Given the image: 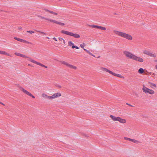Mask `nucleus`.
<instances>
[{
    "label": "nucleus",
    "instance_id": "obj_1",
    "mask_svg": "<svg viewBox=\"0 0 157 157\" xmlns=\"http://www.w3.org/2000/svg\"><path fill=\"white\" fill-rule=\"evenodd\" d=\"M113 32L116 35L125 38L129 40H132V36L130 35L125 33L115 30H113Z\"/></svg>",
    "mask_w": 157,
    "mask_h": 157
},
{
    "label": "nucleus",
    "instance_id": "obj_2",
    "mask_svg": "<svg viewBox=\"0 0 157 157\" xmlns=\"http://www.w3.org/2000/svg\"><path fill=\"white\" fill-rule=\"evenodd\" d=\"M62 33L65 34L73 36L74 37L78 38L80 37L79 34L77 33H73L67 31L62 30L61 31Z\"/></svg>",
    "mask_w": 157,
    "mask_h": 157
},
{
    "label": "nucleus",
    "instance_id": "obj_3",
    "mask_svg": "<svg viewBox=\"0 0 157 157\" xmlns=\"http://www.w3.org/2000/svg\"><path fill=\"white\" fill-rule=\"evenodd\" d=\"M110 117L114 121H118L120 123L123 124L125 123L126 122V121L125 119H122L120 117H116L113 115H111L110 116Z\"/></svg>",
    "mask_w": 157,
    "mask_h": 157
},
{
    "label": "nucleus",
    "instance_id": "obj_4",
    "mask_svg": "<svg viewBox=\"0 0 157 157\" xmlns=\"http://www.w3.org/2000/svg\"><path fill=\"white\" fill-rule=\"evenodd\" d=\"M124 53L127 57L133 59L135 55L132 53L127 51H125L124 52Z\"/></svg>",
    "mask_w": 157,
    "mask_h": 157
},
{
    "label": "nucleus",
    "instance_id": "obj_5",
    "mask_svg": "<svg viewBox=\"0 0 157 157\" xmlns=\"http://www.w3.org/2000/svg\"><path fill=\"white\" fill-rule=\"evenodd\" d=\"M61 96V94L59 92L54 94L51 96H48L47 98L50 99H53L55 98H57L58 97H59Z\"/></svg>",
    "mask_w": 157,
    "mask_h": 157
},
{
    "label": "nucleus",
    "instance_id": "obj_6",
    "mask_svg": "<svg viewBox=\"0 0 157 157\" xmlns=\"http://www.w3.org/2000/svg\"><path fill=\"white\" fill-rule=\"evenodd\" d=\"M61 63L63 64L66 65L68 67H69L70 68L73 69L75 70H76L77 69V67L75 66H74L72 65H71L64 61H61Z\"/></svg>",
    "mask_w": 157,
    "mask_h": 157
},
{
    "label": "nucleus",
    "instance_id": "obj_7",
    "mask_svg": "<svg viewBox=\"0 0 157 157\" xmlns=\"http://www.w3.org/2000/svg\"><path fill=\"white\" fill-rule=\"evenodd\" d=\"M29 58V61H30L32 62L33 63H35V64H36L37 65H39L41 67H45L46 68H48V67L47 66H45V65H44L43 64H41L40 63H39L38 62H36V61H35L33 59H32L31 58Z\"/></svg>",
    "mask_w": 157,
    "mask_h": 157
},
{
    "label": "nucleus",
    "instance_id": "obj_8",
    "mask_svg": "<svg viewBox=\"0 0 157 157\" xmlns=\"http://www.w3.org/2000/svg\"><path fill=\"white\" fill-rule=\"evenodd\" d=\"M133 60L142 63L144 61V59L143 58L140 57H138L135 55Z\"/></svg>",
    "mask_w": 157,
    "mask_h": 157
},
{
    "label": "nucleus",
    "instance_id": "obj_9",
    "mask_svg": "<svg viewBox=\"0 0 157 157\" xmlns=\"http://www.w3.org/2000/svg\"><path fill=\"white\" fill-rule=\"evenodd\" d=\"M90 27H93V28H94L99 29L103 30H106V29L105 27L102 26H101L96 25H90Z\"/></svg>",
    "mask_w": 157,
    "mask_h": 157
},
{
    "label": "nucleus",
    "instance_id": "obj_10",
    "mask_svg": "<svg viewBox=\"0 0 157 157\" xmlns=\"http://www.w3.org/2000/svg\"><path fill=\"white\" fill-rule=\"evenodd\" d=\"M100 69L101 70L103 71L108 72L111 74H112V73H113L112 71H110L106 68L101 67Z\"/></svg>",
    "mask_w": 157,
    "mask_h": 157
},
{
    "label": "nucleus",
    "instance_id": "obj_11",
    "mask_svg": "<svg viewBox=\"0 0 157 157\" xmlns=\"http://www.w3.org/2000/svg\"><path fill=\"white\" fill-rule=\"evenodd\" d=\"M21 90L23 93H24L27 94V95H28L29 96H31V94L30 93H29V92H28L27 90L24 89L23 88H22V87L21 88Z\"/></svg>",
    "mask_w": 157,
    "mask_h": 157
},
{
    "label": "nucleus",
    "instance_id": "obj_12",
    "mask_svg": "<svg viewBox=\"0 0 157 157\" xmlns=\"http://www.w3.org/2000/svg\"><path fill=\"white\" fill-rule=\"evenodd\" d=\"M142 90L144 92L147 94L149 90V89L145 87L144 85H143Z\"/></svg>",
    "mask_w": 157,
    "mask_h": 157
},
{
    "label": "nucleus",
    "instance_id": "obj_13",
    "mask_svg": "<svg viewBox=\"0 0 157 157\" xmlns=\"http://www.w3.org/2000/svg\"><path fill=\"white\" fill-rule=\"evenodd\" d=\"M111 74L114 76H117V77H119V78H124V77L120 74H117L115 73H113H113H112Z\"/></svg>",
    "mask_w": 157,
    "mask_h": 157
},
{
    "label": "nucleus",
    "instance_id": "obj_14",
    "mask_svg": "<svg viewBox=\"0 0 157 157\" xmlns=\"http://www.w3.org/2000/svg\"><path fill=\"white\" fill-rule=\"evenodd\" d=\"M0 54H1L6 55L9 56H10V55L9 53L6 52L5 51H0Z\"/></svg>",
    "mask_w": 157,
    "mask_h": 157
},
{
    "label": "nucleus",
    "instance_id": "obj_15",
    "mask_svg": "<svg viewBox=\"0 0 157 157\" xmlns=\"http://www.w3.org/2000/svg\"><path fill=\"white\" fill-rule=\"evenodd\" d=\"M138 72L140 74H142L144 72V70L143 68H140L139 69Z\"/></svg>",
    "mask_w": 157,
    "mask_h": 157
},
{
    "label": "nucleus",
    "instance_id": "obj_16",
    "mask_svg": "<svg viewBox=\"0 0 157 157\" xmlns=\"http://www.w3.org/2000/svg\"><path fill=\"white\" fill-rule=\"evenodd\" d=\"M148 93L151 94H153L155 93L154 91L152 90L149 89V91H148Z\"/></svg>",
    "mask_w": 157,
    "mask_h": 157
},
{
    "label": "nucleus",
    "instance_id": "obj_17",
    "mask_svg": "<svg viewBox=\"0 0 157 157\" xmlns=\"http://www.w3.org/2000/svg\"><path fill=\"white\" fill-rule=\"evenodd\" d=\"M148 55L150 56L155 57L156 56V55L155 54H153L151 53H149L148 54Z\"/></svg>",
    "mask_w": 157,
    "mask_h": 157
},
{
    "label": "nucleus",
    "instance_id": "obj_18",
    "mask_svg": "<svg viewBox=\"0 0 157 157\" xmlns=\"http://www.w3.org/2000/svg\"><path fill=\"white\" fill-rule=\"evenodd\" d=\"M21 42L25 43H27V44H31V43L29 42L26 40H25L22 39L21 40Z\"/></svg>",
    "mask_w": 157,
    "mask_h": 157
},
{
    "label": "nucleus",
    "instance_id": "obj_19",
    "mask_svg": "<svg viewBox=\"0 0 157 157\" xmlns=\"http://www.w3.org/2000/svg\"><path fill=\"white\" fill-rule=\"evenodd\" d=\"M48 11H49V12L51 13H52V14H54V15H57V13H56V12H54L53 11H52L51 10H47Z\"/></svg>",
    "mask_w": 157,
    "mask_h": 157
},
{
    "label": "nucleus",
    "instance_id": "obj_20",
    "mask_svg": "<svg viewBox=\"0 0 157 157\" xmlns=\"http://www.w3.org/2000/svg\"><path fill=\"white\" fill-rule=\"evenodd\" d=\"M143 52L144 54H146L147 55H148V54L150 53V52L149 51L146 50L144 51Z\"/></svg>",
    "mask_w": 157,
    "mask_h": 157
},
{
    "label": "nucleus",
    "instance_id": "obj_21",
    "mask_svg": "<svg viewBox=\"0 0 157 157\" xmlns=\"http://www.w3.org/2000/svg\"><path fill=\"white\" fill-rule=\"evenodd\" d=\"M74 44L71 41H69L68 42V45L69 46H71L72 45H74Z\"/></svg>",
    "mask_w": 157,
    "mask_h": 157
},
{
    "label": "nucleus",
    "instance_id": "obj_22",
    "mask_svg": "<svg viewBox=\"0 0 157 157\" xmlns=\"http://www.w3.org/2000/svg\"><path fill=\"white\" fill-rule=\"evenodd\" d=\"M132 142L136 144H138L140 143V142L138 141L133 139H132Z\"/></svg>",
    "mask_w": 157,
    "mask_h": 157
},
{
    "label": "nucleus",
    "instance_id": "obj_23",
    "mask_svg": "<svg viewBox=\"0 0 157 157\" xmlns=\"http://www.w3.org/2000/svg\"><path fill=\"white\" fill-rule=\"evenodd\" d=\"M124 140H129L130 141H132V139H131V138H128V137H124Z\"/></svg>",
    "mask_w": 157,
    "mask_h": 157
},
{
    "label": "nucleus",
    "instance_id": "obj_24",
    "mask_svg": "<svg viewBox=\"0 0 157 157\" xmlns=\"http://www.w3.org/2000/svg\"><path fill=\"white\" fill-rule=\"evenodd\" d=\"M20 56L21 57H22L24 58H29H29H30L29 57H27V56H26L25 55L22 54H21ZM29 60V59H28V60Z\"/></svg>",
    "mask_w": 157,
    "mask_h": 157
},
{
    "label": "nucleus",
    "instance_id": "obj_25",
    "mask_svg": "<svg viewBox=\"0 0 157 157\" xmlns=\"http://www.w3.org/2000/svg\"><path fill=\"white\" fill-rule=\"evenodd\" d=\"M49 21H51V22H53L54 23H56V24H57V21L56 20L50 19Z\"/></svg>",
    "mask_w": 157,
    "mask_h": 157
},
{
    "label": "nucleus",
    "instance_id": "obj_26",
    "mask_svg": "<svg viewBox=\"0 0 157 157\" xmlns=\"http://www.w3.org/2000/svg\"><path fill=\"white\" fill-rule=\"evenodd\" d=\"M57 24L59 25H65L64 23H61V22H58V21H57Z\"/></svg>",
    "mask_w": 157,
    "mask_h": 157
},
{
    "label": "nucleus",
    "instance_id": "obj_27",
    "mask_svg": "<svg viewBox=\"0 0 157 157\" xmlns=\"http://www.w3.org/2000/svg\"><path fill=\"white\" fill-rule=\"evenodd\" d=\"M14 39L16 40H17L18 41H20V42H21V40L22 39H20V38H17L16 37H14Z\"/></svg>",
    "mask_w": 157,
    "mask_h": 157
},
{
    "label": "nucleus",
    "instance_id": "obj_28",
    "mask_svg": "<svg viewBox=\"0 0 157 157\" xmlns=\"http://www.w3.org/2000/svg\"><path fill=\"white\" fill-rule=\"evenodd\" d=\"M42 96L43 98L47 97L48 95L44 93L42 94Z\"/></svg>",
    "mask_w": 157,
    "mask_h": 157
},
{
    "label": "nucleus",
    "instance_id": "obj_29",
    "mask_svg": "<svg viewBox=\"0 0 157 157\" xmlns=\"http://www.w3.org/2000/svg\"><path fill=\"white\" fill-rule=\"evenodd\" d=\"M149 83L151 84V86H153L155 87H156V85L155 84L151 82H149Z\"/></svg>",
    "mask_w": 157,
    "mask_h": 157
},
{
    "label": "nucleus",
    "instance_id": "obj_30",
    "mask_svg": "<svg viewBox=\"0 0 157 157\" xmlns=\"http://www.w3.org/2000/svg\"><path fill=\"white\" fill-rule=\"evenodd\" d=\"M36 31L38 33H40L43 34L44 35H46V33L44 32H41V31H37V30H36Z\"/></svg>",
    "mask_w": 157,
    "mask_h": 157
},
{
    "label": "nucleus",
    "instance_id": "obj_31",
    "mask_svg": "<svg viewBox=\"0 0 157 157\" xmlns=\"http://www.w3.org/2000/svg\"><path fill=\"white\" fill-rule=\"evenodd\" d=\"M27 32L30 33L31 34H32L33 33H34V31H27Z\"/></svg>",
    "mask_w": 157,
    "mask_h": 157
},
{
    "label": "nucleus",
    "instance_id": "obj_32",
    "mask_svg": "<svg viewBox=\"0 0 157 157\" xmlns=\"http://www.w3.org/2000/svg\"><path fill=\"white\" fill-rule=\"evenodd\" d=\"M85 46V43H83L80 44V47L84 49V47Z\"/></svg>",
    "mask_w": 157,
    "mask_h": 157
},
{
    "label": "nucleus",
    "instance_id": "obj_33",
    "mask_svg": "<svg viewBox=\"0 0 157 157\" xmlns=\"http://www.w3.org/2000/svg\"><path fill=\"white\" fill-rule=\"evenodd\" d=\"M15 54L17 56H21V54L20 53H17V52H15Z\"/></svg>",
    "mask_w": 157,
    "mask_h": 157
},
{
    "label": "nucleus",
    "instance_id": "obj_34",
    "mask_svg": "<svg viewBox=\"0 0 157 157\" xmlns=\"http://www.w3.org/2000/svg\"><path fill=\"white\" fill-rule=\"evenodd\" d=\"M90 55H91L92 56H94V57L95 56L93 55L91 53H90V52L88 50V51L87 52Z\"/></svg>",
    "mask_w": 157,
    "mask_h": 157
},
{
    "label": "nucleus",
    "instance_id": "obj_35",
    "mask_svg": "<svg viewBox=\"0 0 157 157\" xmlns=\"http://www.w3.org/2000/svg\"><path fill=\"white\" fill-rule=\"evenodd\" d=\"M133 95L135 96L136 97H138V94L136 93H133Z\"/></svg>",
    "mask_w": 157,
    "mask_h": 157
},
{
    "label": "nucleus",
    "instance_id": "obj_36",
    "mask_svg": "<svg viewBox=\"0 0 157 157\" xmlns=\"http://www.w3.org/2000/svg\"><path fill=\"white\" fill-rule=\"evenodd\" d=\"M59 40H60V41H63V39L62 38H61V37H59Z\"/></svg>",
    "mask_w": 157,
    "mask_h": 157
},
{
    "label": "nucleus",
    "instance_id": "obj_37",
    "mask_svg": "<svg viewBox=\"0 0 157 157\" xmlns=\"http://www.w3.org/2000/svg\"><path fill=\"white\" fill-rule=\"evenodd\" d=\"M38 17H40L41 18H42V19H44V17H42V16H39V15H38Z\"/></svg>",
    "mask_w": 157,
    "mask_h": 157
},
{
    "label": "nucleus",
    "instance_id": "obj_38",
    "mask_svg": "<svg viewBox=\"0 0 157 157\" xmlns=\"http://www.w3.org/2000/svg\"><path fill=\"white\" fill-rule=\"evenodd\" d=\"M44 19H45V20H48V21H49V20H50V19H48V18H46L44 17Z\"/></svg>",
    "mask_w": 157,
    "mask_h": 157
},
{
    "label": "nucleus",
    "instance_id": "obj_39",
    "mask_svg": "<svg viewBox=\"0 0 157 157\" xmlns=\"http://www.w3.org/2000/svg\"><path fill=\"white\" fill-rule=\"evenodd\" d=\"M18 29H19V30H22V28L21 27H19L18 28Z\"/></svg>",
    "mask_w": 157,
    "mask_h": 157
},
{
    "label": "nucleus",
    "instance_id": "obj_40",
    "mask_svg": "<svg viewBox=\"0 0 157 157\" xmlns=\"http://www.w3.org/2000/svg\"><path fill=\"white\" fill-rule=\"evenodd\" d=\"M113 14L114 15H118L119 14L118 13H113Z\"/></svg>",
    "mask_w": 157,
    "mask_h": 157
},
{
    "label": "nucleus",
    "instance_id": "obj_41",
    "mask_svg": "<svg viewBox=\"0 0 157 157\" xmlns=\"http://www.w3.org/2000/svg\"><path fill=\"white\" fill-rule=\"evenodd\" d=\"M29 96L31 97L32 98H35V97L34 96H33L32 94H31V96Z\"/></svg>",
    "mask_w": 157,
    "mask_h": 157
},
{
    "label": "nucleus",
    "instance_id": "obj_42",
    "mask_svg": "<svg viewBox=\"0 0 157 157\" xmlns=\"http://www.w3.org/2000/svg\"><path fill=\"white\" fill-rule=\"evenodd\" d=\"M75 45H72V48H75Z\"/></svg>",
    "mask_w": 157,
    "mask_h": 157
},
{
    "label": "nucleus",
    "instance_id": "obj_43",
    "mask_svg": "<svg viewBox=\"0 0 157 157\" xmlns=\"http://www.w3.org/2000/svg\"><path fill=\"white\" fill-rule=\"evenodd\" d=\"M53 39L56 41H57V40L56 39V38L55 37H54L53 38Z\"/></svg>",
    "mask_w": 157,
    "mask_h": 157
},
{
    "label": "nucleus",
    "instance_id": "obj_44",
    "mask_svg": "<svg viewBox=\"0 0 157 157\" xmlns=\"http://www.w3.org/2000/svg\"><path fill=\"white\" fill-rule=\"evenodd\" d=\"M126 104V105H129V106H132V105H131L130 104H128V103H127Z\"/></svg>",
    "mask_w": 157,
    "mask_h": 157
},
{
    "label": "nucleus",
    "instance_id": "obj_45",
    "mask_svg": "<svg viewBox=\"0 0 157 157\" xmlns=\"http://www.w3.org/2000/svg\"><path fill=\"white\" fill-rule=\"evenodd\" d=\"M75 48H76V49H79V47H78V46H75Z\"/></svg>",
    "mask_w": 157,
    "mask_h": 157
},
{
    "label": "nucleus",
    "instance_id": "obj_46",
    "mask_svg": "<svg viewBox=\"0 0 157 157\" xmlns=\"http://www.w3.org/2000/svg\"><path fill=\"white\" fill-rule=\"evenodd\" d=\"M0 104L2 105H5V104H4L3 103H2V102H1V101H0Z\"/></svg>",
    "mask_w": 157,
    "mask_h": 157
},
{
    "label": "nucleus",
    "instance_id": "obj_47",
    "mask_svg": "<svg viewBox=\"0 0 157 157\" xmlns=\"http://www.w3.org/2000/svg\"><path fill=\"white\" fill-rule=\"evenodd\" d=\"M84 49V50L85 51H86V52H87V51H88V50H86V49H84H84Z\"/></svg>",
    "mask_w": 157,
    "mask_h": 157
},
{
    "label": "nucleus",
    "instance_id": "obj_48",
    "mask_svg": "<svg viewBox=\"0 0 157 157\" xmlns=\"http://www.w3.org/2000/svg\"><path fill=\"white\" fill-rule=\"evenodd\" d=\"M63 43L64 44H65V41H64V40H63Z\"/></svg>",
    "mask_w": 157,
    "mask_h": 157
},
{
    "label": "nucleus",
    "instance_id": "obj_49",
    "mask_svg": "<svg viewBox=\"0 0 157 157\" xmlns=\"http://www.w3.org/2000/svg\"><path fill=\"white\" fill-rule=\"evenodd\" d=\"M155 68L157 70V65L155 66Z\"/></svg>",
    "mask_w": 157,
    "mask_h": 157
},
{
    "label": "nucleus",
    "instance_id": "obj_50",
    "mask_svg": "<svg viewBox=\"0 0 157 157\" xmlns=\"http://www.w3.org/2000/svg\"><path fill=\"white\" fill-rule=\"evenodd\" d=\"M58 87H59V88H61V86H58Z\"/></svg>",
    "mask_w": 157,
    "mask_h": 157
},
{
    "label": "nucleus",
    "instance_id": "obj_51",
    "mask_svg": "<svg viewBox=\"0 0 157 157\" xmlns=\"http://www.w3.org/2000/svg\"><path fill=\"white\" fill-rule=\"evenodd\" d=\"M28 66H31V65L30 64H29Z\"/></svg>",
    "mask_w": 157,
    "mask_h": 157
}]
</instances>
